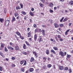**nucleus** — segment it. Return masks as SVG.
<instances>
[{"instance_id":"nucleus-23","label":"nucleus","mask_w":73,"mask_h":73,"mask_svg":"<svg viewBox=\"0 0 73 73\" xmlns=\"http://www.w3.org/2000/svg\"><path fill=\"white\" fill-rule=\"evenodd\" d=\"M24 62V60H22L21 61L20 64L21 65H22V64H23Z\"/></svg>"},{"instance_id":"nucleus-37","label":"nucleus","mask_w":73,"mask_h":73,"mask_svg":"<svg viewBox=\"0 0 73 73\" xmlns=\"http://www.w3.org/2000/svg\"><path fill=\"white\" fill-rule=\"evenodd\" d=\"M64 70H68V67H67L64 68Z\"/></svg>"},{"instance_id":"nucleus-41","label":"nucleus","mask_w":73,"mask_h":73,"mask_svg":"<svg viewBox=\"0 0 73 73\" xmlns=\"http://www.w3.org/2000/svg\"><path fill=\"white\" fill-rule=\"evenodd\" d=\"M68 72H69V73H72V71L71 69H68Z\"/></svg>"},{"instance_id":"nucleus-34","label":"nucleus","mask_w":73,"mask_h":73,"mask_svg":"<svg viewBox=\"0 0 73 73\" xmlns=\"http://www.w3.org/2000/svg\"><path fill=\"white\" fill-rule=\"evenodd\" d=\"M14 15H15V17H17V16H18V15H19V14H18V13H15Z\"/></svg>"},{"instance_id":"nucleus-24","label":"nucleus","mask_w":73,"mask_h":73,"mask_svg":"<svg viewBox=\"0 0 73 73\" xmlns=\"http://www.w3.org/2000/svg\"><path fill=\"white\" fill-rule=\"evenodd\" d=\"M46 53L47 54H49V50H47L46 51Z\"/></svg>"},{"instance_id":"nucleus-3","label":"nucleus","mask_w":73,"mask_h":73,"mask_svg":"<svg viewBox=\"0 0 73 73\" xmlns=\"http://www.w3.org/2000/svg\"><path fill=\"white\" fill-rule=\"evenodd\" d=\"M7 48L9 49H10V50H14L13 48H12L11 46H7Z\"/></svg>"},{"instance_id":"nucleus-16","label":"nucleus","mask_w":73,"mask_h":73,"mask_svg":"<svg viewBox=\"0 0 73 73\" xmlns=\"http://www.w3.org/2000/svg\"><path fill=\"white\" fill-rule=\"evenodd\" d=\"M64 68V66H60L59 67V69H60V70H63Z\"/></svg>"},{"instance_id":"nucleus-33","label":"nucleus","mask_w":73,"mask_h":73,"mask_svg":"<svg viewBox=\"0 0 73 73\" xmlns=\"http://www.w3.org/2000/svg\"><path fill=\"white\" fill-rule=\"evenodd\" d=\"M53 48L55 50H58V48H57V47H53Z\"/></svg>"},{"instance_id":"nucleus-10","label":"nucleus","mask_w":73,"mask_h":73,"mask_svg":"<svg viewBox=\"0 0 73 73\" xmlns=\"http://www.w3.org/2000/svg\"><path fill=\"white\" fill-rule=\"evenodd\" d=\"M15 34L17 35L18 36H20V35H21V33L19 31H16L15 32Z\"/></svg>"},{"instance_id":"nucleus-9","label":"nucleus","mask_w":73,"mask_h":73,"mask_svg":"<svg viewBox=\"0 0 73 73\" xmlns=\"http://www.w3.org/2000/svg\"><path fill=\"white\" fill-rule=\"evenodd\" d=\"M37 34H35L34 36V40H35V41L37 40Z\"/></svg>"},{"instance_id":"nucleus-13","label":"nucleus","mask_w":73,"mask_h":73,"mask_svg":"<svg viewBox=\"0 0 73 73\" xmlns=\"http://www.w3.org/2000/svg\"><path fill=\"white\" fill-rule=\"evenodd\" d=\"M15 48L16 50H20V48H19V47L18 46H15Z\"/></svg>"},{"instance_id":"nucleus-55","label":"nucleus","mask_w":73,"mask_h":73,"mask_svg":"<svg viewBox=\"0 0 73 73\" xmlns=\"http://www.w3.org/2000/svg\"><path fill=\"white\" fill-rule=\"evenodd\" d=\"M31 10V11H33L35 10V9L33 7H32Z\"/></svg>"},{"instance_id":"nucleus-29","label":"nucleus","mask_w":73,"mask_h":73,"mask_svg":"<svg viewBox=\"0 0 73 73\" xmlns=\"http://www.w3.org/2000/svg\"><path fill=\"white\" fill-rule=\"evenodd\" d=\"M21 8L20 6H17L16 7V9L18 10V9H20Z\"/></svg>"},{"instance_id":"nucleus-53","label":"nucleus","mask_w":73,"mask_h":73,"mask_svg":"<svg viewBox=\"0 0 73 73\" xmlns=\"http://www.w3.org/2000/svg\"><path fill=\"white\" fill-rule=\"evenodd\" d=\"M33 27L34 28H36V25L35 24H34V25H33Z\"/></svg>"},{"instance_id":"nucleus-35","label":"nucleus","mask_w":73,"mask_h":73,"mask_svg":"<svg viewBox=\"0 0 73 73\" xmlns=\"http://www.w3.org/2000/svg\"><path fill=\"white\" fill-rule=\"evenodd\" d=\"M69 4L70 5H73V1H70L69 3Z\"/></svg>"},{"instance_id":"nucleus-7","label":"nucleus","mask_w":73,"mask_h":73,"mask_svg":"<svg viewBox=\"0 0 73 73\" xmlns=\"http://www.w3.org/2000/svg\"><path fill=\"white\" fill-rule=\"evenodd\" d=\"M42 33L43 36H45V30H42Z\"/></svg>"},{"instance_id":"nucleus-58","label":"nucleus","mask_w":73,"mask_h":73,"mask_svg":"<svg viewBox=\"0 0 73 73\" xmlns=\"http://www.w3.org/2000/svg\"><path fill=\"white\" fill-rule=\"evenodd\" d=\"M64 40L63 38H60V41H62Z\"/></svg>"},{"instance_id":"nucleus-20","label":"nucleus","mask_w":73,"mask_h":73,"mask_svg":"<svg viewBox=\"0 0 73 73\" xmlns=\"http://www.w3.org/2000/svg\"><path fill=\"white\" fill-rule=\"evenodd\" d=\"M23 48L24 49H27V46L25 44H24Z\"/></svg>"},{"instance_id":"nucleus-48","label":"nucleus","mask_w":73,"mask_h":73,"mask_svg":"<svg viewBox=\"0 0 73 73\" xmlns=\"http://www.w3.org/2000/svg\"><path fill=\"white\" fill-rule=\"evenodd\" d=\"M2 1H0V6L1 7L2 6Z\"/></svg>"},{"instance_id":"nucleus-14","label":"nucleus","mask_w":73,"mask_h":73,"mask_svg":"<svg viewBox=\"0 0 73 73\" xmlns=\"http://www.w3.org/2000/svg\"><path fill=\"white\" fill-rule=\"evenodd\" d=\"M16 21V18L15 17H13L12 18V23H13V21Z\"/></svg>"},{"instance_id":"nucleus-63","label":"nucleus","mask_w":73,"mask_h":73,"mask_svg":"<svg viewBox=\"0 0 73 73\" xmlns=\"http://www.w3.org/2000/svg\"><path fill=\"white\" fill-rule=\"evenodd\" d=\"M29 40H30V41H32V39L31 38H29Z\"/></svg>"},{"instance_id":"nucleus-19","label":"nucleus","mask_w":73,"mask_h":73,"mask_svg":"<svg viewBox=\"0 0 73 73\" xmlns=\"http://www.w3.org/2000/svg\"><path fill=\"white\" fill-rule=\"evenodd\" d=\"M49 6L50 7H53V4L52 3H50V4Z\"/></svg>"},{"instance_id":"nucleus-60","label":"nucleus","mask_w":73,"mask_h":73,"mask_svg":"<svg viewBox=\"0 0 73 73\" xmlns=\"http://www.w3.org/2000/svg\"><path fill=\"white\" fill-rule=\"evenodd\" d=\"M5 13H6V9H4V11Z\"/></svg>"},{"instance_id":"nucleus-50","label":"nucleus","mask_w":73,"mask_h":73,"mask_svg":"<svg viewBox=\"0 0 73 73\" xmlns=\"http://www.w3.org/2000/svg\"><path fill=\"white\" fill-rule=\"evenodd\" d=\"M43 3H44V2H45V0H40Z\"/></svg>"},{"instance_id":"nucleus-21","label":"nucleus","mask_w":73,"mask_h":73,"mask_svg":"<svg viewBox=\"0 0 73 73\" xmlns=\"http://www.w3.org/2000/svg\"><path fill=\"white\" fill-rule=\"evenodd\" d=\"M30 15L31 16H33L34 14H33V13H32V12L30 11Z\"/></svg>"},{"instance_id":"nucleus-57","label":"nucleus","mask_w":73,"mask_h":73,"mask_svg":"<svg viewBox=\"0 0 73 73\" xmlns=\"http://www.w3.org/2000/svg\"><path fill=\"white\" fill-rule=\"evenodd\" d=\"M47 60H48V61H50L51 60L50 58H47Z\"/></svg>"},{"instance_id":"nucleus-45","label":"nucleus","mask_w":73,"mask_h":73,"mask_svg":"<svg viewBox=\"0 0 73 73\" xmlns=\"http://www.w3.org/2000/svg\"><path fill=\"white\" fill-rule=\"evenodd\" d=\"M20 5L21 6V8H23V5L21 4H20Z\"/></svg>"},{"instance_id":"nucleus-49","label":"nucleus","mask_w":73,"mask_h":73,"mask_svg":"<svg viewBox=\"0 0 73 73\" xmlns=\"http://www.w3.org/2000/svg\"><path fill=\"white\" fill-rule=\"evenodd\" d=\"M57 36H58V38L60 39L61 38V36H60V35H58Z\"/></svg>"},{"instance_id":"nucleus-42","label":"nucleus","mask_w":73,"mask_h":73,"mask_svg":"<svg viewBox=\"0 0 73 73\" xmlns=\"http://www.w3.org/2000/svg\"><path fill=\"white\" fill-rule=\"evenodd\" d=\"M67 20H68V19H67V18H65L64 19V20L63 21V22L66 21H67Z\"/></svg>"},{"instance_id":"nucleus-15","label":"nucleus","mask_w":73,"mask_h":73,"mask_svg":"<svg viewBox=\"0 0 73 73\" xmlns=\"http://www.w3.org/2000/svg\"><path fill=\"white\" fill-rule=\"evenodd\" d=\"M0 21L2 23L4 22V19L3 18H0Z\"/></svg>"},{"instance_id":"nucleus-8","label":"nucleus","mask_w":73,"mask_h":73,"mask_svg":"<svg viewBox=\"0 0 73 73\" xmlns=\"http://www.w3.org/2000/svg\"><path fill=\"white\" fill-rule=\"evenodd\" d=\"M38 41H39V43H40V42L42 41V39L41 38H39L38 39Z\"/></svg>"},{"instance_id":"nucleus-36","label":"nucleus","mask_w":73,"mask_h":73,"mask_svg":"<svg viewBox=\"0 0 73 73\" xmlns=\"http://www.w3.org/2000/svg\"><path fill=\"white\" fill-rule=\"evenodd\" d=\"M39 4V5H40V6L41 7H43V4H42L41 3H40Z\"/></svg>"},{"instance_id":"nucleus-17","label":"nucleus","mask_w":73,"mask_h":73,"mask_svg":"<svg viewBox=\"0 0 73 73\" xmlns=\"http://www.w3.org/2000/svg\"><path fill=\"white\" fill-rule=\"evenodd\" d=\"M51 53H53V54H56V52L53 50H51Z\"/></svg>"},{"instance_id":"nucleus-64","label":"nucleus","mask_w":73,"mask_h":73,"mask_svg":"<svg viewBox=\"0 0 73 73\" xmlns=\"http://www.w3.org/2000/svg\"><path fill=\"white\" fill-rule=\"evenodd\" d=\"M9 44H10V45L11 46L13 45V43H12V42H10L9 43Z\"/></svg>"},{"instance_id":"nucleus-4","label":"nucleus","mask_w":73,"mask_h":73,"mask_svg":"<svg viewBox=\"0 0 73 73\" xmlns=\"http://www.w3.org/2000/svg\"><path fill=\"white\" fill-rule=\"evenodd\" d=\"M35 61V58H34L33 57H31L30 60V62H32L33 61Z\"/></svg>"},{"instance_id":"nucleus-25","label":"nucleus","mask_w":73,"mask_h":73,"mask_svg":"<svg viewBox=\"0 0 73 73\" xmlns=\"http://www.w3.org/2000/svg\"><path fill=\"white\" fill-rule=\"evenodd\" d=\"M21 13L24 15H26V14H27V13H26V12H25L24 11H22L21 12Z\"/></svg>"},{"instance_id":"nucleus-39","label":"nucleus","mask_w":73,"mask_h":73,"mask_svg":"<svg viewBox=\"0 0 73 73\" xmlns=\"http://www.w3.org/2000/svg\"><path fill=\"white\" fill-rule=\"evenodd\" d=\"M21 69L22 72H24V71H25V70L24 69V68H21Z\"/></svg>"},{"instance_id":"nucleus-27","label":"nucleus","mask_w":73,"mask_h":73,"mask_svg":"<svg viewBox=\"0 0 73 73\" xmlns=\"http://www.w3.org/2000/svg\"><path fill=\"white\" fill-rule=\"evenodd\" d=\"M27 36L28 37H31V33L29 32L27 33Z\"/></svg>"},{"instance_id":"nucleus-43","label":"nucleus","mask_w":73,"mask_h":73,"mask_svg":"<svg viewBox=\"0 0 73 73\" xmlns=\"http://www.w3.org/2000/svg\"><path fill=\"white\" fill-rule=\"evenodd\" d=\"M0 55L2 57H3V53H2V52H0Z\"/></svg>"},{"instance_id":"nucleus-26","label":"nucleus","mask_w":73,"mask_h":73,"mask_svg":"<svg viewBox=\"0 0 73 73\" xmlns=\"http://www.w3.org/2000/svg\"><path fill=\"white\" fill-rule=\"evenodd\" d=\"M4 46H5V44H3L1 45V46L3 48H4Z\"/></svg>"},{"instance_id":"nucleus-44","label":"nucleus","mask_w":73,"mask_h":73,"mask_svg":"<svg viewBox=\"0 0 73 73\" xmlns=\"http://www.w3.org/2000/svg\"><path fill=\"white\" fill-rule=\"evenodd\" d=\"M64 27V25L62 24H61L60 25V27Z\"/></svg>"},{"instance_id":"nucleus-30","label":"nucleus","mask_w":73,"mask_h":73,"mask_svg":"<svg viewBox=\"0 0 73 73\" xmlns=\"http://www.w3.org/2000/svg\"><path fill=\"white\" fill-rule=\"evenodd\" d=\"M35 33H37L38 32V29H36L35 30Z\"/></svg>"},{"instance_id":"nucleus-61","label":"nucleus","mask_w":73,"mask_h":73,"mask_svg":"<svg viewBox=\"0 0 73 73\" xmlns=\"http://www.w3.org/2000/svg\"><path fill=\"white\" fill-rule=\"evenodd\" d=\"M0 71H3L2 70V67H0Z\"/></svg>"},{"instance_id":"nucleus-18","label":"nucleus","mask_w":73,"mask_h":73,"mask_svg":"<svg viewBox=\"0 0 73 73\" xmlns=\"http://www.w3.org/2000/svg\"><path fill=\"white\" fill-rule=\"evenodd\" d=\"M71 57V55H69L68 54H67V57L68 58H69Z\"/></svg>"},{"instance_id":"nucleus-52","label":"nucleus","mask_w":73,"mask_h":73,"mask_svg":"<svg viewBox=\"0 0 73 73\" xmlns=\"http://www.w3.org/2000/svg\"><path fill=\"white\" fill-rule=\"evenodd\" d=\"M43 60H46V59H47V58L45 57H44L43 58Z\"/></svg>"},{"instance_id":"nucleus-59","label":"nucleus","mask_w":73,"mask_h":73,"mask_svg":"<svg viewBox=\"0 0 73 73\" xmlns=\"http://www.w3.org/2000/svg\"><path fill=\"white\" fill-rule=\"evenodd\" d=\"M19 18H20V16H18L17 17L16 19H17V20H18L19 19Z\"/></svg>"},{"instance_id":"nucleus-31","label":"nucleus","mask_w":73,"mask_h":73,"mask_svg":"<svg viewBox=\"0 0 73 73\" xmlns=\"http://www.w3.org/2000/svg\"><path fill=\"white\" fill-rule=\"evenodd\" d=\"M4 50L5 52H8V49H7V48L6 47H5V49Z\"/></svg>"},{"instance_id":"nucleus-46","label":"nucleus","mask_w":73,"mask_h":73,"mask_svg":"<svg viewBox=\"0 0 73 73\" xmlns=\"http://www.w3.org/2000/svg\"><path fill=\"white\" fill-rule=\"evenodd\" d=\"M26 64H27V61H26V60H25V62L23 64V65H26Z\"/></svg>"},{"instance_id":"nucleus-28","label":"nucleus","mask_w":73,"mask_h":73,"mask_svg":"<svg viewBox=\"0 0 73 73\" xmlns=\"http://www.w3.org/2000/svg\"><path fill=\"white\" fill-rule=\"evenodd\" d=\"M43 69H47V68H46V66L45 65L44 66H43Z\"/></svg>"},{"instance_id":"nucleus-47","label":"nucleus","mask_w":73,"mask_h":73,"mask_svg":"<svg viewBox=\"0 0 73 73\" xmlns=\"http://www.w3.org/2000/svg\"><path fill=\"white\" fill-rule=\"evenodd\" d=\"M49 11H50L49 12L50 13H53V10L50 9Z\"/></svg>"},{"instance_id":"nucleus-22","label":"nucleus","mask_w":73,"mask_h":73,"mask_svg":"<svg viewBox=\"0 0 73 73\" xmlns=\"http://www.w3.org/2000/svg\"><path fill=\"white\" fill-rule=\"evenodd\" d=\"M25 43L27 44V45L29 46H31V45H30V44H29V43L27 42V41H26L25 42Z\"/></svg>"},{"instance_id":"nucleus-11","label":"nucleus","mask_w":73,"mask_h":73,"mask_svg":"<svg viewBox=\"0 0 73 73\" xmlns=\"http://www.w3.org/2000/svg\"><path fill=\"white\" fill-rule=\"evenodd\" d=\"M48 68H50L52 67V65L51 64H48L47 65Z\"/></svg>"},{"instance_id":"nucleus-38","label":"nucleus","mask_w":73,"mask_h":73,"mask_svg":"<svg viewBox=\"0 0 73 73\" xmlns=\"http://www.w3.org/2000/svg\"><path fill=\"white\" fill-rule=\"evenodd\" d=\"M23 53L24 54H25V55H27V54H28V53H27L26 52H23Z\"/></svg>"},{"instance_id":"nucleus-54","label":"nucleus","mask_w":73,"mask_h":73,"mask_svg":"<svg viewBox=\"0 0 73 73\" xmlns=\"http://www.w3.org/2000/svg\"><path fill=\"white\" fill-rule=\"evenodd\" d=\"M3 48L1 47V46L0 47V50H3Z\"/></svg>"},{"instance_id":"nucleus-32","label":"nucleus","mask_w":73,"mask_h":73,"mask_svg":"<svg viewBox=\"0 0 73 73\" xmlns=\"http://www.w3.org/2000/svg\"><path fill=\"white\" fill-rule=\"evenodd\" d=\"M15 37L17 39V41H19V37H17L16 35H15Z\"/></svg>"},{"instance_id":"nucleus-2","label":"nucleus","mask_w":73,"mask_h":73,"mask_svg":"<svg viewBox=\"0 0 73 73\" xmlns=\"http://www.w3.org/2000/svg\"><path fill=\"white\" fill-rule=\"evenodd\" d=\"M64 52H62V51H60L59 52V55H61V57H64V56L65 55L64 54Z\"/></svg>"},{"instance_id":"nucleus-51","label":"nucleus","mask_w":73,"mask_h":73,"mask_svg":"<svg viewBox=\"0 0 73 73\" xmlns=\"http://www.w3.org/2000/svg\"><path fill=\"white\" fill-rule=\"evenodd\" d=\"M42 27H43L44 28H46V25H42Z\"/></svg>"},{"instance_id":"nucleus-12","label":"nucleus","mask_w":73,"mask_h":73,"mask_svg":"<svg viewBox=\"0 0 73 73\" xmlns=\"http://www.w3.org/2000/svg\"><path fill=\"white\" fill-rule=\"evenodd\" d=\"M33 53L35 55V56H36V57H37V53H36V52H33Z\"/></svg>"},{"instance_id":"nucleus-56","label":"nucleus","mask_w":73,"mask_h":73,"mask_svg":"<svg viewBox=\"0 0 73 73\" xmlns=\"http://www.w3.org/2000/svg\"><path fill=\"white\" fill-rule=\"evenodd\" d=\"M12 66H13V67H15L16 66L14 64H13L12 65Z\"/></svg>"},{"instance_id":"nucleus-6","label":"nucleus","mask_w":73,"mask_h":73,"mask_svg":"<svg viewBox=\"0 0 73 73\" xmlns=\"http://www.w3.org/2000/svg\"><path fill=\"white\" fill-rule=\"evenodd\" d=\"M34 70V69H33V68H31L29 70V72H33Z\"/></svg>"},{"instance_id":"nucleus-62","label":"nucleus","mask_w":73,"mask_h":73,"mask_svg":"<svg viewBox=\"0 0 73 73\" xmlns=\"http://www.w3.org/2000/svg\"><path fill=\"white\" fill-rule=\"evenodd\" d=\"M53 21L52 20H51V21H50V23H51V24H53Z\"/></svg>"},{"instance_id":"nucleus-5","label":"nucleus","mask_w":73,"mask_h":73,"mask_svg":"<svg viewBox=\"0 0 73 73\" xmlns=\"http://www.w3.org/2000/svg\"><path fill=\"white\" fill-rule=\"evenodd\" d=\"M54 26H55V28H58V27H59V26H58V24L56 23H54Z\"/></svg>"},{"instance_id":"nucleus-40","label":"nucleus","mask_w":73,"mask_h":73,"mask_svg":"<svg viewBox=\"0 0 73 73\" xmlns=\"http://www.w3.org/2000/svg\"><path fill=\"white\" fill-rule=\"evenodd\" d=\"M64 17H62V19H61L60 20V22H62V21H63V20H64Z\"/></svg>"},{"instance_id":"nucleus-1","label":"nucleus","mask_w":73,"mask_h":73,"mask_svg":"<svg viewBox=\"0 0 73 73\" xmlns=\"http://www.w3.org/2000/svg\"><path fill=\"white\" fill-rule=\"evenodd\" d=\"M10 21L9 20L7 19L6 20L5 22V27H8Z\"/></svg>"}]
</instances>
